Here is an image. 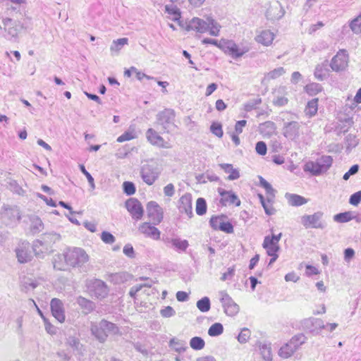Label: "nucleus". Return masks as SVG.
Instances as JSON below:
<instances>
[{
  "label": "nucleus",
  "instance_id": "1",
  "mask_svg": "<svg viewBox=\"0 0 361 361\" xmlns=\"http://www.w3.org/2000/svg\"><path fill=\"white\" fill-rule=\"evenodd\" d=\"M4 37L12 42H18L22 32L31 29L30 20H19L11 17H3Z\"/></svg>",
  "mask_w": 361,
  "mask_h": 361
},
{
  "label": "nucleus",
  "instance_id": "2",
  "mask_svg": "<svg viewBox=\"0 0 361 361\" xmlns=\"http://www.w3.org/2000/svg\"><path fill=\"white\" fill-rule=\"evenodd\" d=\"M90 331L92 334L100 343H104L109 334L116 335L119 334V328L114 323L104 319L99 323H92Z\"/></svg>",
  "mask_w": 361,
  "mask_h": 361
},
{
  "label": "nucleus",
  "instance_id": "3",
  "mask_svg": "<svg viewBox=\"0 0 361 361\" xmlns=\"http://www.w3.org/2000/svg\"><path fill=\"white\" fill-rule=\"evenodd\" d=\"M176 113L172 109H164L156 116L155 126L161 133H170L177 126L175 124Z\"/></svg>",
  "mask_w": 361,
  "mask_h": 361
},
{
  "label": "nucleus",
  "instance_id": "4",
  "mask_svg": "<svg viewBox=\"0 0 361 361\" xmlns=\"http://www.w3.org/2000/svg\"><path fill=\"white\" fill-rule=\"evenodd\" d=\"M63 255L66 264L72 267L81 268L89 260L86 252L79 247L68 249Z\"/></svg>",
  "mask_w": 361,
  "mask_h": 361
},
{
  "label": "nucleus",
  "instance_id": "5",
  "mask_svg": "<svg viewBox=\"0 0 361 361\" xmlns=\"http://www.w3.org/2000/svg\"><path fill=\"white\" fill-rule=\"evenodd\" d=\"M87 290L92 298L103 300L109 295V288L102 280L94 279L87 281Z\"/></svg>",
  "mask_w": 361,
  "mask_h": 361
},
{
  "label": "nucleus",
  "instance_id": "6",
  "mask_svg": "<svg viewBox=\"0 0 361 361\" xmlns=\"http://www.w3.org/2000/svg\"><path fill=\"white\" fill-rule=\"evenodd\" d=\"M1 219L6 226H16L21 219L19 208L17 206L4 205L1 212Z\"/></svg>",
  "mask_w": 361,
  "mask_h": 361
},
{
  "label": "nucleus",
  "instance_id": "7",
  "mask_svg": "<svg viewBox=\"0 0 361 361\" xmlns=\"http://www.w3.org/2000/svg\"><path fill=\"white\" fill-rule=\"evenodd\" d=\"M222 51L230 55L233 59H237L243 56L250 50V46L247 43L236 44L233 40H227L221 44Z\"/></svg>",
  "mask_w": 361,
  "mask_h": 361
},
{
  "label": "nucleus",
  "instance_id": "8",
  "mask_svg": "<svg viewBox=\"0 0 361 361\" xmlns=\"http://www.w3.org/2000/svg\"><path fill=\"white\" fill-rule=\"evenodd\" d=\"M324 213L317 212L313 214H305L301 217V224L306 228H320L324 229L326 226V222L322 219Z\"/></svg>",
  "mask_w": 361,
  "mask_h": 361
},
{
  "label": "nucleus",
  "instance_id": "9",
  "mask_svg": "<svg viewBox=\"0 0 361 361\" xmlns=\"http://www.w3.org/2000/svg\"><path fill=\"white\" fill-rule=\"evenodd\" d=\"M160 173V169L155 164H146L140 169V176L148 185H152L158 179Z\"/></svg>",
  "mask_w": 361,
  "mask_h": 361
},
{
  "label": "nucleus",
  "instance_id": "10",
  "mask_svg": "<svg viewBox=\"0 0 361 361\" xmlns=\"http://www.w3.org/2000/svg\"><path fill=\"white\" fill-rule=\"evenodd\" d=\"M219 294L220 295V302L222 304L225 314L230 317L237 314L240 310V307L227 292L226 290H221Z\"/></svg>",
  "mask_w": 361,
  "mask_h": 361
},
{
  "label": "nucleus",
  "instance_id": "11",
  "mask_svg": "<svg viewBox=\"0 0 361 361\" xmlns=\"http://www.w3.org/2000/svg\"><path fill=\"white\" fill-rule=\"evenodd\" d=\"M301 328L314 335H318L322 329H326L322 319L314 317H309L300 322Z\"/></svg>",
  "mask_w": 361,
  "mask_h": 361
},
{
  "label": "nucleus",
  "instance_id": "12",
  "mask_svg": "<svg viewBox=\"0 0 361 361\" xmlns=\"http://www.w3.org/2000/svg\"><path fill=\"white\" fill-rule=\"evenodd\" d=\"M348 54L345 49L339 50L332 58L330 66L334 71L339 72L345 69L348 63Z\"/></svg>",
  "mask_w": 361,
  "mask_h": 361
},
{
  "label": "nucleus",
  "instance_id": "13",
  "mask_svg": "<svg viewBox=\"0 0 361 361\" xmlns=\"http://www.w3.org/2000/svg\"><path fill=\"white\" fill-rule=\"evenodd\" d=\"M147 212L149 218L152 221L153 224H160L164 218L163 209L154 201H150L147 204Z\"/></svg>",
  "mask_w": 361,
  "mask_h": 361
},
{
  "label": "nucleus",
  "instance_id": "14",
  "mask_svg": "<svg viewBox=\"0 0 361 361\" xmlns=\"http://www.w3.org/2000/svg\"><path fill=\"white\" fill-rule=\"evenodd\" d=\"M126 207L133 219L140 220L144 214V209L140 202L135 198H130L126 202Z\"/></svg>",
  "mask_w": 361,
  "mask_h": 361
},
{
  "label": "nucleus",
  "instance_id": "15",
  "mask_svg": "<svg viewBox=\"0 0 361 361\" xmlns=\"http://www.w3.org/2000/svg\"><path fill=\"white\" fill-rule=\"evenodd\" d=\"M15 251L18 261L20 264L27 263L32 259V255L28 242L23 243Z\"/></svg>",
  "mask_w": 361,
  "mask_h": 361
},
{
  "label": "nucleus",
  "instance_id": "16",
  "mask_svg": "<svg viewBox=\"0 0 361 361\" xmlns=\"http://www.w3.org/2000/svg\"><path fill=\"white\" fill-rule=\"evenodd\" d=\"M209 19L210 18H207V20H204L199 18H193L189 21L186 29L188 30H195L200 33H204L208 31L209 28Z\"/></svg>",
  "mask_w": 361,
  "mask_h": 361
},
{
  "label": "nucleus",
  "instance_id": "17",
  "mask_svg": "<svg viewBox=\"0 0 361 361\" xmlns=\"http://www.w3.org/2000/svg\"><path fill=\"white\" fill-rule=\"evenodd\" d=\"M218 192L221 195L220 202L221 205L226 206L229 204H235L239 206L240 204V200L238 196L232 191H227L223 188H218Z\"/></svg>",
  "mask_w": 361,
  "mask_h": 361
},
{
  "label": "nucleus",
  "instance_id": "18",
  "mask_svg": "<svg viewBox=\"0 0 361 361\" xmlns=\"http://www.w3.org/2000/svg\"><path fill=\"white\" fill-rule=\"evenodd\" d=\"M178 209L180 213H185L190 219L193 216L190 194L186 193L179 199Z\"/></svg>",
  "mask_w": 361,
  "mask_h": 361
},
{
  "label": "nucleus",
  "instance_id": "19",
  "mask_svg": "<svg viewBox=\"0 0 361 361\" xmlns=\"http://www.w3.org/2000/svg\"><path fill=\"white\" fill-rule=\"evenodd\" d=\"M50 307L52 315L61 323L65 321V313L63 304L61 300L53 298L50 302Z\"/></svg>",
  "mask_w": 361,
  "mask_h": 361
},
{
  "label": "nucleus",
  "instance_id": "20",
  "mask_svg": "<svg viewBox=\"0 0 361 361\" xmlns=\"http://www.w3.org/2000/svg\"><path fill=\"white\" fill-rule=\"evenodd\" d=\"M300 124L297 121L286 123L283 127V135L290 140H294L300 135Z\"/></svg>",
  "mask_w": 361,
  "mask_h": 361
},
{
  "label": "nucleus",
  "instance_id": "21",
  "mask_svg": "<svg viewBox=\"0 0 361 361\" xmlns=\"http://www.w3.org/2000/svg\"><path fill=\"white\" fill-rule=\"evenodd\" d=\"M139 231L146 236L153 239L158 240L160 238V231L149 223L145 222L142 224L139 227Z\"/></svg>",
  "mask_w": 361,
  "mask_h": 361
},
{
  "label": "nucleus",
  "instance_id": "22",
  "mask_svg": "<svg viewBox=\"0 0 361 361\" xmlns=\"http://www.w3.org/2000/svg\"><path fill=\"white\" fill-rule=\"evenodd\" d=\"M42 237L43 243L47 246V250H53L54 244L61 240L60 234L54 232L44 233Z\"/></svg>",
  "mask_w": 361,
  "mask_h": 361
},
{
  "label": "nucleus",
  "instance_id": "23",
  "mask_svg": "<svg viewBox=\"0 0 361 361\" xmlns=\"http://www.w3.org/2000/svg\"><path fill=\"white\" fill-rule=\"evenodd\" d=\"M147 140L153 145L165 147L164 140L153 128H149L146 132Z\"/></svg>",
  "mask_w": 361,
  "mask_h": 361
},
{
  "label": "nucleus",
  "instance_id": "24",
  "mask_svg": "<svg viewBox=\"0 0 361 361\" xmlns=\"http://www.w3.org/2000/svg\"><path fill=\"white\" fill-rule=\"evenodd\" d=\"M76 302L82 309V312L84 314H90L95 309L96 307L94 302L82 296L78 297Z\"/></svg>",
  "mask_w": 361,
  "mask_h": 361
},
{
  "label": "nucleus",
  "instance_id": "25",
  "mask_svg": "<svg viewBox=\"0 0 361 361\" xmlns=\"http://www.w3.org/2000/svg\"><path fill=\"white\" fill-rule=\"evenodd\" d=\"M276 129V126L275 123L273 121H265L259 126V132L264 137H270L272 135L275 133Z\"/></svg>",
  "mask_w": 361,
  "mask_h": 361
},
{
  "label": "nucleus",
  "instance_id": "26",
  "mask_svg": "<svg viewBox=\"0 0 361 361\" xmlns=\"http://www.w3.org/2000/svg\"><path fill=\"white\" fill-rule=\"evenodd\" d=\"M65 343L66 345L71 347L74 352L79 354H82L83 345L80 343L79 338L74 336H69L66 338Z\"/></svg>",
  "mask_w": 361,
  "mask_h": 361
},
{
  "label": "nucleus",
  "instance_id": "27",
  "mask_svg": "<svg viewBox=\"0 0 361 361\" xmlns=\"http://www.w3.org/2000/svg\"><path fill=\"white\" fill-rule=\"evenodd\" d=\"M47 246L43 243L42 236L40 239H37L33 242L32 250L35 256L37 257H43V255L44 253H50L53 252V250H45Z\"/></svg>",
  "mask_w": 361,
  "mask_h": 361
},
{
  "label": "nucleus",
  "instance_id": "28",
  "mask_svg": "<svg viewBox=\"0 0 361 361\" xmlns=\"http://www.w3.org/2000/svg\"><path fill=\"white\" fill-rule=\"evenodd\" d=\"M274 39V34L270 30H262L259 35L255 37V40L264 46H269Z\"/></svg>",
  "mask_w": 361,
  "mask_h": 361
},
{
  "label": "nucleus",
  "instance_id": "29",
  "mask_svg": "<svg viewBox=\"0 0 361 361\" xmlns=\"http://www.w3.org/2000/svg\"><path fill=\"white\" fill-rule=\"evenodd\" d=\"M286 200L290 205L293 207H299L307 202V200L304 197L297 194H291L287 192L285 195Z\"/></svg>",
  "mask_w": 361,
  "mask_h": 361
},
{
  "label": "nucleus",
  "instance_id": "30",
  "mask_svg": "<svg viewBox=\"0 0 361 361\" xmlns=\"http://www.w3.org/2000/svg\"><path fill=\"white\" fill-rule=\"evenodd\" d=\"M219 166L224 171L225 173H228L227 179L229 180H237L240 178V172L237 169H234L231 164H220Z\"/></svg>",
  "mask_w": 361,
  "mask_h": 361
},
{
  "label": "nucleus",
  "instance_id": "31",
  "mask_svg": "<svg viewBox=\"0 0 361 361\" xmlns=\"http://www.w3.org/2000/svg\"><path fill=\"white\" fill-rule=\"evenodd\" d=\"M304 171L310 172L313 176H319L324 172L318 160L307 162L304 166Z\"/></svg>",
  "mask_w": 361,
  "mask_h": 361
},
{
  "label": "nucleus",
  "instance_id": "32",
  "mask_svg": "<svg viewBox=\"0 0 361 361\" xmlns=\"http://www.w3.org/2000/svg\"><path fill=\"white\" fill-rule=\"evenodd\" d=\"M169 242L178 252H185L189 246L187 240H181L178 238H171L169 240Z\"/></svg>",
  "mask_w": 361,
  "mask_h": 361
},
{
  "label": "nucleus",
  "instance_id": "33",
  "mask_svg": "<svg viewBox=\"0 0 361 361\" xmlns=\"http://www.w3.org/2000/svg\"><path fill=\"white\" fill-rule=\"evenodd\" d=\"M307 341V337L304 334L301 333L293 336L288 342L290 345H292L293 348L298 350Z\"/></svg>",
  "mask_w": 361,
  "mask_h": 361
},
{
  "label": "nucleus",
  "instance_id": "34",
  "mask_svg": "<svg viewBox=\"0 0 361 361\" xmlns=\"http://www.w3.org/2000/svg\"><path fill=\"white\" fill-rule=\"evenodd\" d=\"M297 351L295 348H293L290 343L284 344L279 350V355L283 359H287L291 357L293 353Z\"/></svg>",
  "mask_w": 361,
  "mask_h": 361
},
{
  "label": "nucleus",
  "instance_id": "35",
  "mask_svg": "<svg viewBox=\"0 0 361 361\" xmlns=\"http://www.w3.org/2000/svg\"><path fill=\"white\" fill-rule=\"evenodd\" d=\"M318 99H312L309 101L305 109V114L309 117L315 116L318 110Z\"/></svg>",
  "mask_w": 361,
  "mask_h": 361
},
{
  "label": "nucleus",
  "instance_id": "36",
  "mask_svg": "<svg viewBox=\"0 0 361 361\" xmlns=\"http://www.w3.org/2000/svg\"><path fill=\"white\" fill-rule=\"evenodd\" d=\"M262 247L266 250L267 255H279L280 250L279 245L274 244L268 240L264 239Z\"/></svg>",
  "mask_w": 361,
  "mask_h": 361
},
{
  "label": "nucleus",
  "instance_id": "37",
  "mask_svg": "<svg viewBox=\"0 0 361 361\" xmlns=\"http://www.w3.org/2000/svg\"><path fill=\"white\" fill-rule=\"evenodd\" d=\"M259 348L260 350L262 358L265 361L272 360L271 348L270 343H259Z\"/></svg>",
  "mask_w": 361,
  "mask_h": 361
},
{
  "label": "nucleus",
  "instance_id": "38",
  "mask_svg": "<svg viewBox=\"0 0 361 361\" xmlns=\"http://www.w3.org/2000/svg\"><path fill=\"white\" fill-rule=\"evenodd\" d=\"M185 345L186 343L185 341L178 340L175 338H171L169 341V346L179 353L185 351L187 348Z\"/></svg>",
  "mask_w": 361,
  "mask_h": 361
},
{
  "label": "nucleus",
  "instance_id": "39",
  "mask_svg": "<svg viewBox=\"0 0 361 361\" xmlns=\"http://www.w3.org/2000/svg\"><path fill=\"white\" fill-rule=\"evenodd\" d=\"M345 142L346 144V152L348 153L359 144V140L356 135L352 134H348L345 137Z\"/></svg>",
  "mask_w": 361,
  "mask_h": 361
},
{
  "label": "nucleus",
  "instance_id": "40",
  "mask_svg": "<svg viewBox=\"0 0 361 361\" xmlns=\"http://www.w3.org/2000/svg\"><path fill=\"white\" fill-rule=\"evenodd\" d=\"M354 219L351 212L338 213L334 216V220L338 223H346Z\"/></svg>",
  "mask_w": 361,
  "mask_h": 361
},
{
  "label": "nucleus",
  "instance_id": "41",
  "mask_svg": "<svg viewBox=\"0 0 361 361\" xmlns=\"http://www.w3.org/2000/svg\"><path fill=\"white\" fill-rule=\"evenodd\" d=\"M197 307L202 312H207L210 310L211 302L208 297H203L197 302Z\"/></svg>",
  "mask_w": 361,
  "mask_h": 361
},
{
  "label": "nucleus",
  "instance_id": "42",
  "mask_svg": "<svg viewBox=\"0 0 361 361\" xmlns=\"http://www.w3.org/2000/svg\"><path fill=\"white\" fill-rule=\"evenodd\" d=\"M207 205L206 200L203 197H199L196 201V213L199 216H202L206 214Z\"/></svg>",
  "mask_w": 361,
  "mask_h": 361
},
{
  "label": "nucleus",
  "instance_id": "43",
  "mask_svg": "<svg viewBox=\"0 0 361 361\" xmlns=\"http://www.w3.org/2000/svg\"><path fill=\"white\" fill-rule=\"evenodd\" d=\"M224 331L222 324L216 322L213 324L208 329V334L212 337L221 335Z\"/></svg>",
  "mask_w": 361,
  "mask_h": 361
},
{
  "label": "nucleus",
  "instance_id": "44",
  "mask_svg": "<svg viewBox=\"0 0 361 361\" xmlns=\"http://www.w3.org/2000/svg\"><path fill=\"white\" fill-rule=\"evenodd\" d=\"M305 92L310 95H315L322 90V86L317 82H312L305 87Z\"/></svg>",
  "mask_w": 361,
  "mask_h": 361
},
{
  "label": "nucleus",
  "instance_id": "45",
  "mask_svg": "<svg viewBox=\"0 0 361 361\" xmlns=\"http://www.w3.org/2000/svg\"><path fill=\"white\" fill-rule=\"evenodd\" d=\"M30 228L33 233H37L42 231L44 228V224L42 220L37 216L32 218Z\"/></svg>",
  "mask_w": 361,
  "mask_h": 361
},
{
  "label": "nucleus",
  "instance_id": "46",
  "mask_svg": "<svg viewBox=\"0 0 361 361\" xmlns=\"http://www.w3.org/2000/svg\"><path fill=\"white\" fill-rule=\"evenodd\" d=\"M190 345L192 349L200 350L204 348L205 342L201 337L195 336L190 339Z\"/></svg>",
  "mask_w": 361,
  "mask_h": 361
},
{
  "label": "nucleus",
  "instance_id": "47",
  "mask_svg": "<svg viewBox=\"0 0 361 361\" xmlns=\"http://www.w3.org/2000/svg\"><path fill=\"white\" fill-rule=\"evenodd\" d=\"M166 11L172 15L173 17L172 20L173 21H178L180 18V9L174 6H169L166 5L165 6Z\"/></svg>",
  "mask_w": 361,
  "mask_h": 361
},
{
  "label": "nucleus",
  "instance_id": "48",
  "mask_svg": "<svg viewBox=\"0 0 361 361\" xmlns=\"http://www.w3.org/2000/svg\"><path fill=\"white\" fill-rule=\"evenodd\" d=\"M128 38L123 37L118 39L117 40L113 41L112 44L111 45L110 49L111 51H119L124 45L128 44Z\"/></svg>",
  "mask_w": 361,
  "mask_h": 361
},
{
  "label": "nucleus",
  "instance_id": "49",
  "mask_svg": "<svg viewBox=\"0 0 361 361\" xmlns=\"http://www.w3.org/2000/svg\"><path fill=\"white\" fill-rule=\"evenodd\" d=\"M322 168H323L324 172H326L332 165L333 159L331 156H322L318 159Z\"/></svg>",
  "mask_w": 361,
  "mask_h": 361
},
{
  "label": "nucleus",
  "instance_id": "50",
  "mask_svg": "<svg viewBox=\"0 0 361 361\" xmlns=\"http://www.w3.org/2000/svg\"><path fill=\"white\" fill-rule=\"evenodd\" d=\"M123 192L127 195H132L135 194L136 188L135 184L130 181H125L123 183Z\"/></svg>",
  "mask_w": 361,
  "mask_h": 361
},
{
  "label": "nucleus",
  "instance_id": "51",
  "mask_svg": "<svg viewBox=\"0 0 361 361\" xmlns=\"http://www.w3.org/2000/svg\"><path fill=\"white\" fill-rule=\"evenodd\" d=\"M258 197L266 214L268 216L273 215L275 213V209L271 206H269L267 204L265 199L262 194H258Z\"/></svg>",
  "mask_w": 361,
  "mask_h": 361
},
{
  "label": "nucleus",
  "instance_id": "52",
  "mask_svg": "<svg viewBox=\"0 0 361 361\" xmlns=\"http://www.w3.org/2000/svg\"><path fill=\"white\" fill-rule=\"evenodd\" d=\"M259 184H260V186H262V188H264L265 189L267 195L274 197L275 190L272 188L271 185L269 183H268L262 176H259Z\"/></svg>",
  "mask_w": 361,
  "mask_h": 361
},
{
  "label": "nucleus",
  "instance_id": "53",
  "mask_svg": "<svg viewBox=\"0 0 361 361\" xmlns=\"http://www.w3.org/2000/svg\"><path fill=\"white\" fill-rule=\"evenodd\" d=\"M210 130L218 137H222L224 135L222 126L220 123L213 122L210 126Z\"/></svg>",
  "mask_w": 361,
  "mask_h": 361
},
{
  "label": "nucleus",
  "instance_id": "54",
  "mask_svg": "<svg viewBox=\"0 0 361 361\" xmlns=\"http://www.w3.org/2000/svg\"><path fill=\"white\" fill-rule=\"evenodd\" d=\"M350 27L353 32H361V14L351 21Z\"/></svg>",
  "mask_w": 361,
  "mask_h": 361
},
{
  "label": "nucleus",
  "instance_id": "55",
  "mask_svg": "<svg viewBox=\"0 0 361 361\" xmlns=\"http://www.w3.org/2000/svg\"><path fill=\"white\" fill-rule=\"evenodd\" d=\"M286 73L285 69L283 67L276 68L268 73L267 77L269 79H276Z\"/></svg>",
  "mask_w": 361,
  "mask_h": 361
},
{
  "label": "nucleus",
  "instance_id": "56",
  "mask_svg": "<svg viewBox=\"0 0 361 361\" xmlns=\"http://www.w3.org/2000/svg\"><path fill=\"white\" fill-rule=\"evenodd\" d=\"M79 168L80 171L85 176L87 179V181L92 190L95 188V184L94 181V178L92 175L86 170L85 166L83 164H80Z\"/></svg>",
  "mask_w": 361,
  "mask_h": 361
},
{
  "label": "nucleus",
  "instance_id": "57",
  "mask_svg": "<svg viewBox=\"0 0 361 361\" xmlns=\"http://www.w3.org/2000/svg\"><path fill=\"white\" fill-rule=\"evenodd\" d=\"M324 72V64H318L314 70V77L319 81H323L326 75Z\"/></svg>",
  "mask_w": 361,
  "mask_h": 361
},
{
  "label": "nucleus",
  "instance_id": "58",
  "mask_svg": "<svg viewBox=\"0 0 361 361\" xmlns=\"http://www.w3.org/2000/svg\"><path fill=\"white\" fill-rule=\"evenodd\" d=\"M219 231H224L226 233H233V226L229 221H222L219 222V226H218Z\"/></svg>",
  "mask_w": 361,
  "mask_h": 361
},
{
  "label": "nucleus",
  "instance_id": "59",
  "mask_svg": "<svg viewBox=\"0 0 361 361\" xmlns=\"http://www.w3.org/2000/svg\"><path fill=\"white\" fill-rule=\"evenodd\" d=\"M262 99L260 97H257L253 99L250 100L245 104V109L247 111H250L252 109H255L256 106L261 104Z\"/></svg>",
  "mask_w": 361,
  "mask_h": 361
},
{
  "label": "nucleus",
  "instance_id": "60",
  "mask_svg": "<svg viewBox=\"0 0 361 361\" xmlns=\"http://www.w3.org/2000/svg\"><path fill=\"white\" fill-rule=\"evenodd\" d=\"M250 336V331L248 329L244 328L241 330L240 333L238 336V341L240 343H245L247 341Z\"/></svg>",
  "mask_w": 361,
  "mask_h": 361
},
{
  "label": "nucleus",
  "instance_id": "61",
  "mask_svg": "<svg viewBox=\"0 0 361 361\" xmlns=\"http://www.w3.org/2000/svg\"><path fill=\"white\" fill-rule=\"evenodd\" d=\"M209 23H210L209 28L208 30L209 34L212 36H218L219 33V26L217 23H216L212 18L209 20Z\"/></svg>",
  "mask_w": 361,
  "mask_h": 361
},
{
  "label": "nucleus",
  "instance_id": "62",
  "mask_svg": "<svg viewBox=\"0 0 361 361\" xmlns=\"http://www.w3.org/2000/svg\"><path fill=\"white\" fill-rule=\"evenodd\" d=\"M101 239L106 244H112L116 241V238L108 231H103L102 233Z\"/></svg>",
  "mask_w": 361,
  "mask_h": 361
},
{
  "label": "nucleus",
  "instance_id": "63",
  "mask_svg": "<svg viewBox=\"0 0 361 361\" xmlns=\"http://www.w3.org/2000/svg\"><path fill=\"white\" fill-rule=\"evenodd\" d=\"M256 152L262 156H264L267 154V147L266 143L264 141H259L256 143L255 145Z\"/></svg>",
  "mask_w": 361,
  "mask_h": 361
},
{
  "label": "nucleus",
  "instance_id": "64",
  "mask_svg": "<svg viewBox=\"0 0 361 361\" xmlns=\"http://www.w3.org/2000/svg\"><path fill=\"white\" fill-rule=\"evenodd\" d=\"M361 202V190L357 191L350 195L349 203L353 206L358 205Z\"/></svg>",
  "mask_w": 361,
  "mask_h": 361
}]
</instances>
